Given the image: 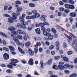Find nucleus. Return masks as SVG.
<instances>
[{"label": "nucleus", "instance_id": "1", "mask_svg": "<svg viewBox=\"0 0 77 77\" xmlns=\"http://www.w3.org/2000/svg\"><path fill=\"white\" fill-rule=\"evenodd\" d=\"M11 60L12 63H10V65L8 64L7 66V68H9V69H13V68H14L13 66H16L17 64L16 63L19 62V61L18 60L15 59H11Z\"/></svg>", "mask_w": 77, "mask_h": 77}, {"label": "nucleus", "instance_id": "2", "mask_svg": "<svg viewBox=\"0 0 77 77\" xmlns=\"http://www.w3.org/2000/svg\"><path fill=\"white\" fill-rule=\"evenodd\" d=\"M12 17H9L8 18V22L9 23H14V19L16 20L17 18V17L16 16L15 13H13L12 14Z\"/></svg>", "mask_w": 77, "mask_h": 77}, {"label": "nucleus", "instance_id": "3", "mask_svg": "<svg viewBox=\"0 0 77 77\" xmlns=\"http://www.w3.org/2000/svg\"><path fill=\"white\" fill-rule=\"evenodd\" d=\"M15 28L12 26H10L8 28V30L11 31V33L12 34L14 35H17L18 34V32L17 31H14L15 30Z\"/></svg>", "mask_w": 77, "mask_h": 77}, {"label": "nucleus", "instance_id": "4", "mask_svg": "<svg viewBox=\"0 0 77 77\" xmlns=\"http://www.w3.org/2000/svg\"><path fill=\"white\" fill-rule=\"evenodd\" d=\"M69 65L68 64H66L63 66H62V65H59L58 68L62 70V69H66L67 68H69Z\"/></svg>", "mask_w": 77, "mask_h": 77}, {"label": "nucleus", "instance_id": "5", "mask_svg": "<svg viewBox=\"0 0 77 77\" xmlns=\"http://www.w3.org/2000/svg\"><path fill=\"white\" fill-rule=\"evenodd\" d=\"M36 45H35V47L34 48V51L35 54H36L38 53V46H40L41 45V43L39 42H38Z\"/></svg>", "mask_w": 77, "mask_h": 77}, {"label": "nucleus", "instance_id": "6", "mask_svg": "<svg viewBox=\"0 0 77 77\" xmlns=\"http://www.w3.org/2000/svg\"><path fill=\"white\" fill-rule=\"evenodd\" d=\"M17 33H19V34H20V35H23L24 36H26L27 35L26 33L24 31H23L22 30L20 29H18L17 30Z\"/></svg>", "mask_w": 77, "mask_h": 77}, {"label": "nucleus", "instance_id": "7", "mask_svg": "<svg viewBox=\"0 0 77 77\" xmlns=\"http://www.w3.org/2000/svg\"><path fill=\"white\" fill-rule=\"evenodd\" d=\"M55 45H56V49L57 51L59 50V46L60 45V42L58 41H57L55 43Z\"/></svg>", "mask_w": 77, "mask_h": 77}, {"label": "nucleus", "instance_id": "8", "mask_svg": "<svg viewBox=\"0 0 77 77\" xmlns=\"http://www.w3.org/2000/svg\"><path fill=\"white\" fill-rule=\"evenodd\" d=\"M22 9V8H17V11L16 12L17 15H20V12H21Z\"/></svg>", "mask_w": 77, "mask_h": 77}, {"label": "nucleus", "instance_id": "9", "mask_svg": "<svg viewBox=\"0 0 77 77\" xmlns=\"http://www.w3.org/2000/svg\"><path fill=\"white\" fill-rule=\"evenodd\" d=\"M4 58L5 60H8L9 59V57L8 54L5 53L3 55Z\"/></svg>", "mask_w": 77, "mask_h": 77}, {"label": "nucleus", "instance_id": "10", "mask_svg": "<svg viewBox=\"0 0 77 77\" xmlns=\"http://www.w3.org/2000/svg\"><path fill=\"white\" fill-rule=\"evenodd\" d=\"M28 50L30 56H33L34 54V52L30 48H29Z\"/></svg>", "mask_w": 77, "mask_h": 77}, {"label": "nucleus", "instance_id": "11", "mask_svg": "<svg viewBox=\"0 0 77 77\" xmlns=\"http://www.w3.org/2000/svg\"><path fill=\"white\" fill-rule=\"evenodd\" d=\"M47 16L45 15H41V17L40 18V20L42 21H46V19H45V18H47Z\"/></svg>", "mask_w": 77, "mask_h": 77}, {"label": "nucleus", "instance_id": "12", "mask_svg": "<svg viewBox=\"0 0 77 77\" xmlns=\"http://www.w3.org/2000/svg\"><path fill=\"white\" fill-rule=\"evenodd\" d=\"M30 42H27L25 43V45L27 48H29L30 46Z\"/></svg>", "mask_w": 77, "mask_h": 77}, {"label": "nucleus", "instance_id": "13", "mask_svg": "<svg viewBox=\"0 0 77 77\" xmlns=\"http://www.w3.org/2000/svg\"><path fill=\"white\" fill-rule=\"evenodd\" d=\"M43 34L45 36H49L51 35V34L50 33H47V32L45 30L43 31Z\"/></svg>", "mask_w": 77, "mask_h": 77}, {"label": "nucleus", "instance_id": "14", "mask_svg": "<svg viewBox=\"0 0 77 77\" xmlns=\"http://www.w3.org/2000/svg\"><path fill=\"white\" fill-rule=\"evenodd\" d=\"M69 15L71 17H77L76 13L74 12H72L70 13Z\"/></svg>", "mask_w": 77, "mask_h": 77}, {"label": "nucleus", "instance_id": "15", "mask_svg": "<svg viewBox=\"0 0 77 77\" xmlns=\"http://www.w3.org/2000/svg\"><path fill=\"white\" fill-rule=\"evenodd\" d=\"M28 63L29 65H33V60L32 58H31L29 59Z\"/></svg>", "mask_w": 77, "mask_h": 77}, {"label": "nucleus", "instance_id": "16", "mask_svg": "<svg viewBox=\"0 0 77 77\" xmlns=\"http://www.w3.org/2000/svg\"><path fill=\"white\" fill-rule=\"evenodd\" d=\"M53 61V59L51 58L48 60V62L46 63V65H51L52 63V61Z\"/></svg>", "mask_w": 77, "mask_h": 77}, {"label": "nucleus", "instance_id": "17", "mask_svg": "<svg viewBox=\"0 0 77 77\" xmlns=\"http://www.w3.org/2000/svg\"><path fill=\"white\" fill-rule=\"evenodd\" d=\"M21 23L22 24V28L23 29H26V27L25 26L26 24H27V23H26V22L23 21V23Z\"/></svg>", "mask_w": 77, "mask_h": 77}, {"label": "nucleus", "instance_id": "18", "mask_svg": "<svg viewBox=\"0 0 77 77\" xmlns=\"http://www.w3.org/2000/svg\"><path fill=\"white\" fill-rule=\"evenodd\" d=\"M35 31L36 33L38 35H40L41 34V31L40 29L39 28H37L35 29Z\"/></svg>", "mask_w": 77, "mask_h": 77}, {"label": "nucleus", "instance_id": "19", "mask_svg": "<svg viewBox=\"0 0 77 77\" xmlns=\"http://www.w3.org/2000/svg\"><path fill=\"white\" fill-rule=\"evenodd\" d=\"M0 35H2L3 37H5V38H8V35L5 33L0 32Z\"/></svg>", "mask_w": 77, "mask_h": 77}, {"label": "nucleus", "instance_id": "20", "mask_svg": "<svg viewBox=\"0 0 77 77\" xmlns=\"http://www.w3.org/2000/svg\"><path fill=\"white\" fill-rule=\"evenodd\" d=\"M11 37H12L14 41L15 42L17 41V40H18L17 39V37L16 36H15L14 35H11Z\"/></svg>", "mask_w": 77, "mask_h": 77}, {"label": "nucleus", "instance_id": "21", "mask_svg": "<svg viewBox=\"0 0 77 77\" xmlns=\"http://www.w3.org/2000/svg\"><path fill=\"white\" fill-rule=\"evenodd\" d=\"M11 51H14L15 50V48L13 46H9L8 47Z\"/></svg>", "mask_w": 77, "mask_h": 77}, {"label": "nucleus", "instance_id": "22", "mask_svg": "<svg viewBox=\"0 0 77 77\" xmlns=\"http://www.w3.org/2000/svg\"><path fill=\"white\" fill-rule=\"evenodd\" d=\"M40 64H41V68L42 69H43L44 68V64H43V62L41 61L40 62Z\"/></svg>", "mask_w": 77, "mask_h": 77}, {"label": "nucleus", "instance_id": "23", "mask_svg": "<svg viewBox=\"0 0 77 77\" xmlns=\"http://www.w3.org/2000/svg\"><path fill=\"white\" fill-rule=\"evenodd\" d=\"M18 50H19V51H20V53H22V54H25V53H24V51H23V50H22V49H21L20 48V47H18Z\"/></svg>", "mask_w": 77, "mask_h": 77}, {"label": "nucleus", "instance_id": "24", "mask_svg": "<svg viewBox=\"0 0 77 77\" xmlns=\"http://www.w3.org/2000/svg\"><path fill=\"white\" fill-rule=\"evenodd\" d=\"M64 35L66 36V37L68 38L70 41H72V36H68V35L66 34H65Z\"/></svg>", "mask_w": 77, "mask_h": 77}, {"label": "nucleus", "instance_id": "25", "mask_svg": "<svg viewBox=\"0 0 77 77\" xmlns=\"http://www.w3.org/2000/svg\"><path fill=\"white\" fill-rule=\"evenodd\" d=\"M70 5L68 4H66L65 5V8L67 9H70Z\"/></svg>", "mask_w": 77, "mask_h": 77}, {"label": "nucleus", "instance_id": "26", "mask_svg": "<svg viewBox=\"0 0 77 77\" xmlns=\"http://www.w3.org/2000/svg\"><path fill=\"white\" fill-rule=\"evenodd\" d=\"M6 72L8 74H11V73H12V70L10 69H8L6 70Z\"/></svg>", "mask_w": 77, "mask_h": 77}, {"label": "nucleus", "instance_id": "27", "mask_svg": "<svg viewBox=\"0 0 77 77\" xmlns=\"http://www.w3.org/2000/svg\"><path fill=\"white\" fill-rule=\"evenodd\" d=\"M53 68L54 69H55L56 70H57L59 69V68H58V67L57 65H54L53 66Z\"/></svg>", "mask_w": 77, "mask_h": 77}, {"label": "nucleus", "instance_id": "28", "mask_svg": "<svg viewBox=\"0 0 77 77\" xmlns=\"http://www.w3.org/2000/svg\"><path fill=\"white\" fill-rule=\"evenodd\" d=\"M15 42L17 45H21V43L20 42L18 41V40H17Z\"/></svg>", "mask_w": 77, "mask_h": 77}, {"label": "nucleus", "instance_id": "29", "mask_svg": "<svg viewBox=\"0 0 77 77\" xmlns=\"http://www.w3.org/2000/svg\"><path fill=\"white\" fill-rule=\"evenodd\" d=\"M19 20L20 21L21 23H23V21H24V18H23V17H20Z\"/></svg>", "mask_w": 77, "mask_h": 77}, {"label": "nucleus", "instance_id": "30", "mask_svg": "<svg viewBox=\"0 0 77 77\" xmlns=\"http://www.w3.org/2000/svg\"><path fill=\"white\" fill-rule=\"evenodd\" d=\"M77 76V75L76 73H73L71 75H70V77H76Z\"/></svg>", "mask_w": 77, "mask_h": 77}, {"label": "nucleus", "instance_id": "31", "mask_svg": "<svg viewBox=\"0 0 77 77\" xmlns=\"http://www.w3.org/2000/svg\"><path fill=\"white\" fill-rule=\"evenodd\" d=\"M70 9L72 10H73L75 9V7L72 5H70Z\"/></svg>", "mask_w": 77, "mask_h": 77}, {"label": "nucleus", "instance_id": "32", "mask_svg": "<svg viewBox=\"0 0 77 77\" xmlns=\"http://www.w3.org/2000/svg\"><path fill=\"white\" fill-rule=\"evenodd\" d=\"M68 1H69V2L70 3V4H71L72 5H74V1L72 0H68Z\"/></svg>", "mask_w": 77, "mask_h": 77}, {"label": "nucleus", "instance_id": "33", "mask_svg": "<svg viewBox=\"0 0 77 77\" xmlns=\"http://www.w3.org/2000/svg\"><path fill=\"white\" fill-rule=\"evenodd\" d=\"M63 60L65 62H68V61H69L68 59V58H66V57H65L64 58H63Z\"/></svg>", "mask_w": 77, "mask_h": 77}, {"label": "nucleus", "instance_id": "34", "mask_svg": "<svg viewBox=\"0 0 77 77\" xmlns=\"http://www.w3.org/2000/svg\"><path fill=\"white\" fill-rule=\"evenodd\" d=\"M15 26H16V27H20V28H21V27H22V28H23L22 25H21L20 23H18L17 24V26L16 25Z\"/></svg>", "mask_w": 77, "mask_h": 77}, {"label": "nucleus", "instance_id": "35", "mask_svg": "<svg viewBox=\"0 0 77 77\" xmlns=\"http://www.w3.org/2000/svg\"><path fill=\"white\" fill-rule=\"evenodd\" d=\"M48 38L50 40H53V35H51L48 37Z\"/></svg>", "mask_w": 77, "mask_h": 77}, {"label": "nucleus", "instance_id": "36", "mask_svg": "<svg viewBox=\"0 0 77 77\" xmlns=\"http://www.w3.org/2000/svg\"><path fill=\"white\" fill-rule=\"evenodd\" d=\"M17 37L20 39H23V37H22V36H21V35H17Z\"/></svg>", "mask_w": 77, "mask_h": 77}, {"label": "nucleus", "instance_id": "37", "mask_svg": "<svg viewBox=\"0 0 77 77\" xmlns=\"http://www.w3.org/2000/svg\"><path fill=\"white\" fill-rule=\"evenodd\" d=\"M54 59L55 60H59V59H60V57L59 56H56L54 57Z\"/></svg>", "mask_w": 77, "mask_h": 77}, {"label": "nucleus", "instance_id": "38", "mask_svg": "<svg viewBox=\"0 0 77 77\" xmlns=\"http://www.w3.org/2000/svg\"><path fill=\"white\" fill-rule=\"evenodd\" d=\"M67 54L68 55H71V54H72V51H69L67 53Z\"/></svg>", "mask_w": 77, "mask_h": 77}, {"label": "nucleus", "instance_id": "39", "mask_svg": "<svg viewBox=\"0 0 77 77\" xmlns=\"http://www.w3.org/2000/svg\"><path fill=\"white\" fill-rule=\"evenodd\" d=\"M35 16L36 18H38V17H39L40 15L38 13H37L36 14H35Z\"/></svg>", "mask_w": 77, "mask_h": 77}, {"label": "nucleus", "instance_id": "40", "mask_svg": "<svg viewBox=\"0 0 77 77\" xmlns=\"http://www.w3.org/2000/svg\"><path fill=\"white\" fill-rule=\"evenodd\" d=\"M51 30L54 33H56V32H57L56 30L54 29V28H52L51 29Z\"/></svg>", "mask_w": 77, "mask_h": 77}, {"label": "nucleus", "instance_id": "41", "mask_svg": "<svg viewBox=\"0 0 77 77\" xmlns=\"http://www.w3.org/2000/svg\"><path fill=\"white\" fill-rule=\"evenodd\" d=\"M69 20H70V23H72L73 22V18H70Z\"/></svg>", "mask_w": 77, "mask_h": 77}, {"label": "nucleus", "instance_id": "42", "mask_svg": "<svg viewBox=\"0 0 77 77\" xmlns=\"http://www.w3.org/2000/svg\"><path fill=\"white\" fill-rule=\"evenodd\" d=\"M32 14H35H35H37V12L35 10H33L32 11Z\"/></svg>", "mask_w": 77, "mask_h": 77}, {"label": "nucleus", "instance_id": "43", "mask_svg": "<svg viewBox=\"0 0 77 77\" xmlns=\"http://www.w3.org/2000/svg\"><path fill=\"white\" fill-rule=\"evenodd\" d=\"M15 3L17 5H20L21 4V2L19 1H16Z\"/></svg>", "mask_w": 77, "mask_h": 77}, {"label": "nucleus", "instance_id": "44", "mask_svg": "<svg viewBox=\"0 0 77 77\" xmlns=\"http://www.w3.org/2000/svg\"><path fill=\"white\" fill-rule=\"evenodd\" d=\"M54 48V46L51 45L49 47V49L50 50H53Z\"/></svg>", "mask_w": 77, "mask_h": 77}, {"label": "nucleus", "instance_id": "45", "mask_svg": "<svg viewBox=\"0 0 77 77\" xmlns=\"http://www.w3.org/2000/svg\"><path fill=\"white\" fill-rule=\"evenodd\" d=\"M31 19H35L36 18V16L35 15H33L31 16H30Z\"/></svg>", "mask_w": 77, "mask_h": 77}, {"label": "nucleus", "instance_id": "46", "mask_svg": "<svg viewBox=\"0 0 77 77\" xmlns=\"http://www.w3.org/2000/svg\"><path fill=\"white\" fill-rule=\"evenodd\" d=\"M64 11L65 13L68 14V13H69L70 11L69 10H66Z\"/></svg>", "mask_w": 77, "mask_h": 77}, {"label": "nucleus", "instance_id": "47", "mask_svg": "<svg viewBox=\"0 0 77 77\" xmlns=\"http://www.w3.org/2000/svg\"><path fill=\"white\" fill-rule=\"evenodd\" d=\"M29 6L30 7H35V5L33 4H30L29 5Z\"/></svg>", "mask_w": 77, "mask_h": 77}, {"label": "nucleus", "instance_id": "48", "mask_svg": "<svg viewBox=\"0 0 77 77\" xmlns=\"http://www.w3.org/2000/svg\"><path fill=\"white\" fill-rule=\"evenodd\" d=\"M3 50H5V51H9V49L5 47H4L3 48Z\"/></svg>", "mask_w": 77, "mask_h": 77}, {"label": "nucleus", "instance_id": "49", "mask_svg": "<svg viewBox=\"0 0 77 77\" xmlns=\"http://www.w3.org/2000/svg\"><path fill=\"white\" fill-rule=\"evenodd\" d=\"M44 25H46V26H49V24L46 22H43Z\"/></svg>", "mask_w": 77, "mask_h": 77}, {"label": "nucleus", "instance_id": "50", "mask_svg": "<svg viewBox=\"0 0 77 77\" xmlns=\"http://www.w3.org/2000/svg\"><path fill=\"white\" fill-rule=\"evenodd\" d=\"M63 47L64 48H67V45L65 43H64L63 44Z\"/></svg>", "mask_w": 77, "mask_h": 77}, {"label": "nucleus", "instance_id": "51", "mask_svg": "<svg viewBox=\"0 0 77 77\" xmlns=\"http://www.w3.org/2000/svg\"><path fill=\"white\" fill-rule=\"evenodd\" d=\"M4 17H10V16L8 14H4L3 15Z\"/></svg>", "mask_w": 77, "mask_h": 77}, {"label": "nucleus", "instance_id": "52", "mask_svg": "<svg viewBox=\"0 0 77 77\" xmlns=\"http://www.w3.org/2000/svg\"><path fill=\"white\" fill-rule=\"evenodd\" d=\"M26 14H27V15H32V13L30 12H29V11H27L26 12Z\"/></svg>", "mask_w": 77, "mask_h": 77}, {"label": "nucleus", "instance_id": "53", "mask_svg": "<svg viewBox=\"0 0 77 77\" xmlns=\"http://www.w3.org/2000/svg\"><path fill=\"white\" fill-rule=\"evenodd\" d=\"M62 1L63 2L65 3H68L69 2L68 0H62Z\"/></svg>", "mask_w": 77, "mask_h": 77}, {"label": "nucleus", "instance_id": "54", "mask_svg": "<svg viewBox=\"0 0 77 77\" xmlns=\"http://www.w3.org/2000/svg\"><path fill=\"white\" fill-rule=\"evenodd\" d=\"M50 77H58V76L57 75H51Z\"/></svg>", "mask_w": 77, "mask_h": 77}, {"label": "nucleus", "instance_id": "55", "mask_svg": "<svg viewBox=\"0 0 77 77\" xmlns=\"http://www.w3.org/2000/svg\"><path fill=\"white\" fill-rule=\"evenodd\" d=\"M65 72L66 73V74H69V71L68 70H65Z\"/></svg>", "mask_w": 77, "mask_h": 77}, {"label": "nucleus", "instance_id": "56", "mask_svg": "<svg viewBox=\"0 0 77 77\" xmlns=\"http://www.w3.org/2000/svg\"><path fill=\"white\" fill-rule=\"evenodd\" d=\"M59 10L60 11H64V8H63L61 7L59 9Z\"/></svg>", "mask_w": 77, "mask_h": 77}, {"label": "nucleus", "instance_id": "57", "mask_svg": "<svg viewBox=\"0 0 77 77\" xmlns=\"http://www.w3.org/2000/svg\"><path fill=\"white\" fill-rule=\"evenodd\" d=\"M10 43H11V44H12V45H14V46H15V44L14 42L13 41H10Z\"/></svg>", "mask_w": 77, "mask_h": 77}, {"label": "nucleus", "instance_id": "58", "mask_svg": "<svg viewBox=\"0 0 77 77\" xmlns=\"http://www.w3.org/2000/svg\"><path fill=\"white\" fill-rule=\"evenodd\" d=\"M51 53L52 55H53V56H54V55H55V52H54V51H51Z\"/></svg>", "mask_w": 77, "mask_h": 77}, {"label": "nucleus", "instance_id": "59", "mask_svg": "<svg viewBox=\"0 0 77 77\" xmlns=\"http://www.w3.org/2000/svg\"><path fill=\"white\" fill-rule=\"evenodd\" d=\"M39 26L41 27H44V23H40Z\"/></svg>", "mask_w": 77, "mask_h": 77}, {"label": "nucleus", "instance_id": "60", "mask_svg": "<svg viewBox=\"0 0 77 77\" xmlns=\"http://www.w3.org/2000/svg\"><path fill=\"white\" fill-rule=\"evenodd\" d=\"M74 66L72 65H69V68H71L72 69V68H74Z\"/></svg>", "mask_w": 77, "mask_h": 77}, {"label": "nucleus", "instance_id": "61", "mask_svg": "<svg viewBox=\"0 0 77 77\" xmlns=\"http://www.w3.org/2000/svg\"><path fill=\"white\" fill-rule=\"evenodd\" d=\"M41 30H42V31H44V30H45V28L44 27H41Z\"/></svg>", "mask_w": 77, "mask_h": 77}, {"label": "nucleus", "instance_id": "62", "mask_svg": "<svg viewBox=\"0 0 77 77\" xmlns=\"http://www.w3.org/2000/svg\"><path fill=\"white\" fill-rule=\"evenodd\" d=\"M2 43L4 45H6V42H5V40H3Z\"/></svg>", "mask_w": 77, "mask_h": 77}, {"label": "nucleus", "instance_id": "63", "mask_svg": "<svg viewBox=\"0 0 77 77\" xmlns=\"http://www.w3.org/2000/svg\"><path fill=\"white\" fill-rule=\"evenodd\" d=\"M64 63L63 62H60L59 63V65H63Z\"/></svg>", "mask_w": 77, "mask_h": 77}, {"label": "nucleus", "instance_id": "64", "mask_svg": "<svg viewBox=\"0 0 77 77\" xmlns=\"http://www.w3.org/2000/svg\"><path fill=\"white\" fill-rule=\"evenodd\" d=\"M74 62L75 63L77 64V58H76L74 60Z\"/></svg>", "mask_w": 77, "mask_h": 77}]
</instances>
